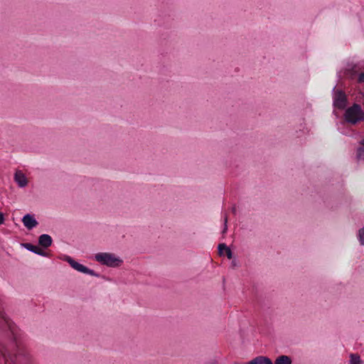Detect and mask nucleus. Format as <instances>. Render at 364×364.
<instances>
[{
  "instance_id": "3",
  "label": "nucleus",
  "mask_w": 364,
  "mask_h": 364,
  "mask_svg": "<svg viewBox=\"0 0 364 364\" xmlns=\"http://www.w3.org/2000/svg\"><path fill=\"white\" fill-rule=\"evenodd\" d=\"M96 261L107 267H115L122 263V260L114 255L107 252L97 253L95 256Z\"/></svg>"
},
{
  "instance_id": "13",
  "label": "nucleus",
  "mask_w": 364,
  "mask_h": 364,
  "mask_svg": "<svg viewBox=\"0 0 364 364\" xmlns=\"http://www.w3.org/2000/svg\"><path fill=\"white\" fill-rule=\"evenodd\" d=\"M362 144L364 145V140L362 141ZM357 158L364 160V147H359L358 149Z\"/></svg>"
},
{
  "instance_id": "4",
  "label": "nucleus",
  "mask_w": 364,
  "mask_h": 364,
  "mask_svg": "<svg viewBox=\"0 0 364 364\" xmlns=\"http://www.w3.org/2000/svg\"><path fill=\"white\" fill-rule=\"evenodd\" d=\"M333 106L339 109H343L347 105V96L341 90H336V86L333 87Z\"/></svg>"
},
{
  "instance_id": "21",
  "label": "nucleus",
  "mask_w": 364,
  "mask_h": 364,
  "mask_svg": "<svg viewBox=\"0 0 364 364\" xmlns=\"http://www.w3.org/2000/svg\"><path fill=\"white\" fill-rule=\"evenodd\" d=\"M4 215L1 212H0V225L3 224L4 223Z\"/></svg>"
},
{
  "instance_id": "9",
  "label": "nucleus",
  "mask_w": 364,
  "mask_h": 364,
  "mask_svg": "<svg viewBox=\"0 0 364 364\" xmlns=\"http://www.w3.org/2000/svg\"><path fill=\"white\" fill-rule=\"evenodd\" d=\"M53 239L48 234H43L38 237V244L43 248H48L52 245Z\"/></svg>"
},
{
  "instance_id": "15",
  "label": "nucleus",
  "mask_w": 364,
  "mask_h": 364,
  "mask_svg": "<svg viewBox=\"0 0 364 364\" xmlns=\"http://www.w3.org/2000/svg\"><path fill=\"white\" fill-rule=\"evenodd\" d=\"M228 246L225 243H220L218 246V254L222 255L223 254V250H225Z\"/></svg>"
},
{
  "instance_id": "23",
  "label": "nucleus",
  "mask_w": 364,
  "mask_h": 364,
  "mask_svg": "<svg viewBox=\"0 0 364 364\" xmlns=\"http://www.w3.org/2000/svg\"><path fill=\"white\" fill-rule=\"evenodd\" d=\"M235 211H236V208H235V207H234V208H232V212H233V213H235Z\"/></svg>"
},
{
  "instance_id": "10",
  "label": "nucleus",
  "mask_w": 364,
  "mask_h": 364,
  "mask_svg": "<svg viewBox=\"0 0 364 364\" xmlns=\"http://www.w3.org/2000/svg\"><path fill=\"white\" fill-rule=\"evenodd\" d=\"M292 360L288 355H280L274 361V364H291Z\"/></svg>"
},
{
  "instance_id": "5",
  "label": "nucleus",
  "mask_w": 364,
  "mask_h": 364,
  "mask_svg": "<svg viewBox=\"0 0 364 364\" xmlns=\"http://www.w3.org/2000/svg\"><path fill=\"white\" fill-rule=\"evenodd\" d=\"M65 261H67L70 265L75 269V270L87 274L93 277H99L100 274L98 273H96L94 270L89 269L88 267L80 264L79 262L74 260L73 258H71L69 256H67L65 259Z\"/></svg>"
},
{
  "instance_id": "1",
  "label": "nucleus",
  "mask_w": 364,
  "mask_h": 364,
  "mask_svg": "<svg viewBox=\"0 0 364 364\" xmlns=\"http://www.w3.org/2000/svg\"><path fill=\"white\" fill-rule=\"evenodd\" d=\"M1 322L6 323L9 326L11 336V343L9 348L0 346V353L2 355L5 364H25L28 360V353L24 348L21 333L16 328L8 323L3 316H0Z\"/></svg>"
},
{
  "instance_id": "20",
  "label": "nucleus",
  "mask_w": 364,
  "mask_h": 364,
  "mask_svg": "<svg viewBox=\"0 0 364 364\" xmlns=\"http://www.w3.org/2000/svg\"><path fill=\"white\" fill-rule=\"evenodd\" d=\"M231 266L234 268L238 266V262L236 259H232L231 262Z\"/></svg>"
},
{
  "instance_id": "18",
  "label": "nucleus",
  "mask_w": 364,
  "mask_h": 364,
  "mask_svg": "<svg viewBox=\"0 0 364 364\" xmlns=\"http://www.w3.org/2000/svg\"><path fill=\"white\" fill-rule=\"evenodd\" d=\"M358 82L360 83H364V72L363 73H361L359 76H358Z\"/></svg>"
},
{
  "instance_id": "14",
  "label": "nucleus",
  "mask_w": 364,
  "mask_h": 364,
  "mask_svg": "<svg viewBox=\"0 0 364 364\" xmlns=\"http://www.w3.org/2000/svg\"><path fill=\"white\" fill-rule=\"evenodd\" d=\"M358 237L360 245H364V227L359 230Z\"/></svg>"
},
{
  "instance_id": "2",
  "label": "nucleus",
  "mask_w": 364,
  "mask_h": 364,
  "mask_svg": "<svg viewBox=\"0 0 364 364\" xmlns=\"http://www.w3.org/2000/svg\"><path fill=\"white\" fill-rule=\"evenodd\" d=\"M345 120L350 124H355L358 122L364 119V112L362 110L360 105L358 104H353L346 110L344 114Z\"/></svg>"
},
{
  "instance_id": "12",
  "label": "nucleus",
  "mask_w": 364,
  "mask_h": 364,
  "mask_svg": "<svg viewBox=\"0 0 364 364\" xmlns=\"http://www.w3.org/2000/svg\"><path fill=\"white\" fill-rule=\"evenodd\" d=\"M262 363H263V356L259 355V356L255 358L254 359H252L247 363L248 364H262Z\"/></svg>"
},
{
  "instance_id": "19",
  "label": "nucleus",
  "mask_w": 364,
  "mask_h": 364,
  "mask_svg": "<svg viewBox=\"0 0 364 364\" xmlns=\"http://www.w3.org/2000/svg\"><path fill=\"white\" fill-rule=\"evenodd\" d=\"M227 223H228V218L225 217V225H224L223 230L222 231L223 234H225L227 232V230H228Z\"/></svg>"
},
{
  "instance_id": "6",
  "label": "nucleus",
  "mask_w": 364,
  "mask_h": 364,
  "mask_svg": "<svg viewBox=\"0 0 364 364\" xmlns=\"http://www.w3.org/2000/svg\"><path fill=\"white\" fill-rule=\"evenodd\" d=\"M22 222L24 226L28 230H32L38 225V221L31 214H26L22 218Z\"/></svg>"
},
{
  "instance_id": "8",
  "label": "nucleus",
  "mask_w": 364,
  "mask_h": 364,
  "mask_svg": "<svg viewBox=\"0 0 364 364\" xmlns=\"http://www.w3.org/2000/svg\"><path fill=\"white\" fill-rule=\"evenodd\" d=\"M14 180L19 187L23 188L27 186L28 180L21 171H16L14 175Z\"/></svg>"
},
{
  "instance_id": "22",
  "label": "nucleus",
  "mask_w": 364,
  "mask_h": 364,
  "mask_svg": "<svg viewBox=\"0 0 364 364\" xmlns=\"http://www.w3.org/2000/svg\"><path fill=\"white\" fill-rule=\"evenodd\" d=\"M208 364H218V363L215 361L213 360V361L210 362Z\"/></svg>"
},
{
  "instance_id": "17",
  "label": "nucleus",
  "mask_w": 364,
  "mask_h": 364,
  "mask_svg": "<svg viewBox=\"0 0 364 364\" xmlns=\"http://www.w3.org/2000/svg\"><path fill=\"white\" fill-rule=\"evenodd\" d=\"M262 364H273L272 361L270 358L266 356H263V363Z\"/></svg>"
},
{
  "instance_id": "16",
  "label": "nucleus",
  "mask_w": 364,
  "mask_h": 364,
  "mask_svg": "<svg viewBox=\"0 0 364 364\" xmlns=\"http://www.w3.org/2000/svg\"><path fill=\"white\" fill-rule=\"evenodd\" d=\"M225 251L227 257L228 259H231L232 257V252L230 248L229 247H228Z\"/></svg>"
},
{
  "instance_id": "11",
  "label": "nucleus",
  "mask_w": 364,
  "mask_h": 364,
  "mask_svg": "<svg viewBox=\"0 0 364 364\" xmlns=\"http://www.w3.org/2000/svg\"><path fill=\"white\" fill-rule=\"evenodd\" d=\"M350 364H360L361 360L360 356L358 354H350Z\"/></svg>"
},
{
  "instance_id": "7",
  "label": "nucleus",
  "mask_w": 364,
  "mask_h": 364,
  "mask_svg": "<svg viewBox=\"0 0 364 364\" xmlns=\"http://www.w3.org/2000/svg\"><path fill=\"white\" fill-rule=\"evenodd\" d=\"M21 246H23L27 250L32 252L36 255H41L43 257L47 256V253L46 252L41 250L37 246L32 245L31 243H22Z\"/></svg>"
}]
</instances>
